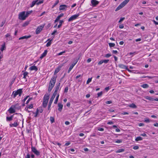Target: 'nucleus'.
Returning <instances> with one entry per match:
<instances>
[{"mask_svg":"<svg viewBox=\"0 0 158 158\" xmlns=\"http://www.w3.org/2000/svg\"><path fill=\"white\" fill-rule=\"evenodd\" d=\"M50 95V94L49 93H47L44 96L43 106L44 108L46 107L47 105Z\"/></svg>","mask_w":158,"mask_h":158,"instance_id":"1","label":"nucleus"},{"mask_svg":"<svg viewBox=\"0 0 158 158\" xmlns=\"http://www.w3.org/2000/svg\"><path fill=\"white\" fill-rule=\"evenodd\" d=\"M22 92V89H18L16 91H14L13 93L14 98H15L18 95H19V96H21Z\"/></svg>","mask_w":158,"mask_h":158,"instance_id":"2","label":"nucleus"},{"mask_svg":"<svg viewBox=\"0 0 158 158\" xmlns=\"http://www.w3.org/2000/svg\"><path fill=\"white\" fill-rule=\"evenodd\" d=\"M57 76H53L51 78L50 81L49 85L54 86L56 81Z\"/></svg>","mask_w":158,"mask_h":158,"instance_id":"3","label":"nucleus"},{"mask_svg":"<svg viewBox=\"0 0 158 158\" xmlns=\"http://www.w3.org/2000/svg\"><path fill=\"white\" fill-rule=\"evenodd\" d=\"M26 18L25 16V12L24 11L20 12L19 14V19L20 20H24Z\"/></svg>","mask_w":158,"mask_h":158,"instance_id":"4","label":"nucleus"},{"mask_svg":"<svg viewBox=\"0 0 158 158\" xmlns=\"http://www.w3.org/2000/svg\"><path fill=\"white\" fill-rule=\"evenodd\" d=\"M80 14L78 13L77 14L73 15L71 16L68 19V21L70 22L76 19L80 15Z\"/></svg>","mask_w":158,"mask_h":158,"instance_id":"5","label":"nucleus"},{"mask_svg":"<svg viewBox=\"0 0 158 158\" xmlns=\"http://www.w3.org/2000/svg\"><path fill=\"white\" fill-rule=\"evenodd\" d=\"M44 26V25H42L38 27L36 30L35 33L36 34H39L42 30Z\"/></svg>","mask_w":158,"mask_h":158,"instance_id":"6","label":"nucleus"},{"mask_svg":"<svg viewBox=\"0 0 158 158\" xmlns=\"http://www.w3.org/2000/svg\"><path fill=\"white\" fill-rule=\"evenodd\" d=\"M31 151L36 156H38L40 155V152L37 150L36 148L35 147L32 146L31 147Z\"/></svg>","mask_w":158,"mask_h":158,"instance_id":"7","label":"nucleus"},{"mask_svg":"<svg viewBox=\"0 0 158 158\" xmlns=\"http://www.w3.org/2000/svg\"><path fill=\"white\" fill-rule=\"evenodd\" d=\"M118 67L121 69H126L128 71L131 72V70H129L127 68V67L126 66L122 64H120L118 65Z\"/></svg>","mask_w":158,"mask_h":158,"instance_id":"8","label":"nucleus"},{"mask_svg":"<svg viewBox=\"0 0 158 158\" xmlns=\"http://www.w3.org/2000/svg\"><path fill=\"white\" fill-rule=\"evenodd\" d=\"M91 2L93 7L96 6L99 3V2L96 0H91Z\"/></svg>","mask_w":158,"mask_h":158,"instance_id":"9","label":"nucleus"},{"mask_svg":"<svg viewBox=\"0 0 158 158\" xmlns=\"http://www.w3.org/2000/svg\"><path fill=\"white\" fill-rule=\"evenodd\" d=\"M145 98L146 99L152 102L154 101H158V98H156L155 99H154L148 96L145 97Z\"/></svg>","mask_w":158,"mask_h":158,"instance_id":"10","label":"nucleus"},{"mask_svg":"<svg viewBox=\"0 0 158 158\" xmlns=\"http://www.w3.org/2000/svg\"><path fill=\"white\" fill-rule=\"evenodd\" d=\"M54 100V99L52 98H51L50 99V101L49 102L48 105V110H50V107L51 105V104L52 102Z\"/></svg>","mask_w":158,"mask_h":158,"instance_id":"11","label":"nucleus"},{"mask_svg":"<svg viewBox=\"0 0 158 158\" xmlns=\"http://www.w3.org/2000/svg\"><path fill=\"white\" fill-rule=\"evenodd\" d=\"M124 6H123V5L122 3H121V4L120 5H119L116 9L115 10V11H117L118 10H119L121 9Z\"/></svg>","mask_w":158,"mask_h":158,"instance_id":"12","label":"nucleus"},{"mask_svg":"<svg viewBox=\"0 0 158 158\" xmlns=\"http://www.w3.org/2000/svg\"><path fill=\"white\" fill-rule=\"evenodd\" d=\"M67 8V6L65 5H62L60 6L59 10H65Z\"/></svg>","mask_w":158,"mask_h":158,"instance_id":"13","label":"nucleus"},{"mask_svg":"<svg viewBox=\"0 0 158 158\" xmlns=\"http://www.w3.org/2000/svg\"><path fill=\"white\" fill-rule=\"evenodd\" d=\"M47 52L48 51L46 50H45L44 51V53L41 54V56L40 57V58L41 59H42L46 55Z\"/></svg>","mask_w":158,"mask_h":158,"instance_id":"14","label":"nucleus"},{"mask_svg":"<svg viewBox=\"0 0 158 158\" xmlns=\"http://www.w3.org/2000/svg\"><path fill=\"white\" fill-rule=\"evenodd\" d=\"M76 63H73V64L70 66L68 71V73H69L71 70L72 69L73 67L75 65Z\"/></svg>","mask_w":158,"mask_h":158,"instance_id":"15","label":"nucleus"},{"mask_svg":"<svg viewBox=\"0 0 158 158\" xmlns=\"http://www.w3.org/2000/svg\"><path fill=\"white\" fill-rule=\"evenodd\" d=\"M18 125V120H16L14 123L13 124H10V127H17Z\"/></svg>","mask_w":158,"mask_h":158,"instance_id":"16","label":"nucleus"},{"mask_svg":"<svg viewBox=\"0 0 158 158\" xmlns=\"http://www.w3.org/2000/svg\"><path fill=\"white\" fill-rule=\"evenodd\" d=\"M31 70H35V71H37L38 70L37 68L35 65H33L29 68Z\"/></svg>","mask_w":158,"mask_h":158,"instance_id":"17","label":"nucleus"},{"mask_svg":"<svg viewBox=\"0 0 158 158\" xmlns=\"http://www.w3.org/2000/svg\"><path fill=\"white\" fill-rule=\"evenodd\" d=\"M31 37V35H29L28 36H22L20 37L19 39V40H23L24 39H27Z\"/></svg>","mask_w":158,"mask_h":158,"instance_id":"18","label":"nucleus"},{"mask_svg":"<svg viewBox=\"0 0 158 158\" xmlns=\"http://www.w3.org/2000/svg\"><path fill=\"white\" fill-rule=\"evenodd\" d=\"M60 83H59L56 84V86L55 87V91L57 92L58 90L59 89L60 86Z\"/></svg>","mask_w":158,"mask_h":158,"instance_id":"19","label":"nucleus"},{"mask_svg":"<svg viewBox=\"0 0 158 158\" xmlns=\"http://www.w3.org/2000/svg\"><path fill=\"white\" fill-rule=\"evenodd\" d=\"M58 106L59 107L58 110L60 111H61L63 108V105L61 103H59L58 104Z\"/></svg>","mask_w":158,"mask_h":158,"instance_id":"20","label":"nucleus"},{"mask_svg":"<svg viewBox=\"0 0 158 158\" xmlns=\"http://www.w3.org/2000/svg\"><path fill=\"white\" fill-rule=\"evenodd\" d=\"M9 113L11 114H12L15 112V110L13 108L10 107L8 110Z\"/></svg>","mask_w":158,"mask_h":158,"instance_id":"21","label":"nucleus"},{"mask_svg":"<svg viewBox=\"0 0 158 158\" xmlns=\"http://www.w3.org/2000/svg\"><path fill=\"white\" fill-rule=\"evenodd\" d=\"M13 115H11L10 117H7L6 118V121H10L13 119Z\"/></svg>","mask_w":158,"mask_h":158,"instance_id":"22","label":"nucleus"},{"mask_svg":"<svg viewBox=\"0 0 158 158\" xmlns=\"http://www.w3.org/2000/svg\"><path fill=\"white\" fill-rule=\"evenodd\" d=\"M49 41L47 43L46 45V46L47 47H48L50 46V45L52 43L51 41L52 40V39H51L50 40V39H48L47 40V41H49Z\"/></svg>","mask_w":158,"mask_h":158,"instance_id":"23","label":"nucleus"},{"mask_svg":"<svg viewBox=\"0 0 158 158\" xmlns=\"http://www.w3.org/2000/svg\"><path fill=\"white\" fill-rule=\"evenodd\" d=\"M32 10H30L26 12V14H25V16L26 18L28 16V15L30 14L32 12Z\"/></svg>","mask_w":158,"mask_h":158,"instance_id":"24","label":"nucleus"},{"mask_svg":"<svg viewBox=\"0 0 158 158\" xmlns=\"http://www.w3.org/2000/svg\"><path fill=\"white\" fill-rule=\"evenodd\" d=\"M141 86L143 88H147L149 87V85L147 84H144L141 85Z\"/></svg>","mask_w":158,"mask_h":158,"instance_id":"25","label":"nucleus"},{"mask_svg":"<svg viewBox=\"0 0 158 158\" xmlns=\"http://www.w3.org/2000/svg\"><path fill=\"white\" fill-rule=\"evenodd\" d=\"M36 1V4L37 5H39V4H41L43 3L44 1L43 0H42L40 1H39L38 0H36L35 1Z\"/></svg>","mask_w":158,"mask_h":158,"instance_id":"26","label":"nucleus"},{"mask_svg":"<svg viewBox=\"0 0 158 158\" xmlns=\"http://www.w3.org/2000/svg\"><path fill=\"white\" fill-rule=\"evenodd\" d=\"M143 139V138L140 136H138L136 137L135 139V140L136 141H139L142 140Z\"/></svg>","mask_w":158,"mask_h":158,"instance_id":"27","label":"nucleus"},{"mask_svg":"<svg viewBox=\"0 0 158 158\" xmlns=\"http://www.w3.org/2000/svg\"><path fill=\"white\" fill-rule=\"evenodd\" d=\"M6 38L8 37L9 40H11L12 39V37L10 36V34L8 33L5 35Z\"/></svg>","mask_w":158,"mask_h":158,"instance_id":"28","label":"nucleus"},{"mask_svg":"<svg viewBox=\"0 0 158 158\" xmlns=\"http://www.w3.org/2000/svg\"><path fill=\"white\" fill-rule=\"evenodd\" d=\"M59 96V94H58L57 96L56 97V99L55 100V102H54V103L55 104H57L58 101Z\"/></svg>","mask_w":158,"mask_h":158,"instance_id":"29","label":"nucleus"},{"mask_svg":"<svg viewBox=\"0 0 158 158\" xmlns=\"http://www.w3.org/2000/svg\"><path fill=\"white\" fill-rule=\"evenodd\" d=\"M129 106L132 108H136L137 106H136L134 103H132Z\"/></svg>","mask_w":158,"mask_h":158,"instance_id":"30","label":"nucleus"},{"mask_svg":"<svg viewBox=\"0 0 158 158\" xmlns=\"http://www.w3.org/2000/svg\"><path fill=\"white\" fill-rule=\"evenodd\" d=\"M57 92H56V91H54V92L53 93V95L52 96L51 98L54 99V98H55L56 95V94H57Z\"/></svg>","mask_w":158,"mask_h":158,"instance_id":"31","label":"nucleus"},{"mask_svg":"<svg viewBox=\"0 0 158 158\" xmlns=\"http://www.w3.org/2000/svg\"><path fill=\"white\" fill-rule=\"evenodd\" d=\"M130 0H125L122 2V3L123 5V6H125Z\"/></svg>","mask_w":158,"mask_h":158,"instance_id":"32","label":"nucleus"},{"mask_svg":"<svg viewBox=\"0 0 158 158\" xmlns=\"http://www.w3.org/2000/svg\"><path fill=\"white\" fill-rule=\"evenodd\" d=\"M130 0H125L122 2V3L123 5V6H125Z\"/></svg>","mask_w":158,"mask_h":158,"instance_id":"33","label":"nucleus"},{"mask_svg":"<svg viewBox=\"0 0 158 158\" xmlns=\"http://www.w3.org/2000/svg\"><path fill=\"white\" fill-rule=\"evenodd\" d=\"M38 112H39V110L38 109H37L36 112H32L33 114H35L34 117H36L37 116V115Z\"/></svg>","mask_w":158,"mask_h":158,"instance_id":"34","label":"nucleus"},{"mask_svg":"<svg viewBox=\"0 0 158 158\" xmlns=\"http://www.w3.org/2000/svg\"><path fill=\"white\" fill-rule=\"evenodd\" d=\"M124 151V149L123 148H121L118 149L117 151H116V153H119L121 152H123Z\"/></svg>","mask_w":158,"mask_h":158,"instance_id":"35","label":"nucleus"},{"mask_svg":"<svg viewBox=\"0 0 158 158\" xmlns=\"http://www.w3.org/2000/svg\"><path fill=\"white\" fill-rule=\"evenodd\" d=\"M64 21L62 20H60L59 21L60 24L58 26V28H60L62 25V24Z\"/></svg>","mask_w":158,"mask_h":158,"instance_id":"36","label":"nucleus"},{"mask_svg":"<svg viewBox=\"0 0 158 158\" xmlns=\"http://www.w3.org/2000/svg\"><path fill=\"white\" fill-rule=\"evenodd\" d=\"M29 24V21H26L23 24L22 26L23 27H26Z\"/></svg>","mask_w":158,"mask_h":158,"instance_id":"37","label":"nucleus"},{"mask_svg":"<svg viewBox=\"0 0 158 158\" xmlns=\"http://www.w3.org/2000/svg\"><path fill=\"white\" fill-rule=\"evenodd\" d=\"M36 1H34L32 2L30 6V7H33L35 4H36Z\"/></svg>","mask_w":158,"mask_h":158,"instance_id":"38","label":"nucleus"},{"mask_svg":"<svg viewBox=\"0 0 158 158\" xmlns=\"http://www.w3.org/2000/svg\"><path fill=\"white\" fill-rule=\"evenodd\" d=\"M28 73L27 72H25L23 73V78L26 79V76H27Z\"/></svg>","mask_w":158,"mask_h":158,"instance_id":"39","label":"nucleus"},{"mask_svg":"<svg viewBox=\"0 0 158 158\" xmlns=\"http://www.w3.org/2000/svg\"><path fill=\"white\" fill-rule=\"evenodd\" d=\"M50 120L52 123H53L55 122V119L53 117L51 116L50 117Z\"/></svg>","mask_w":158,"mask_h":158,"instance_id":"40","label":"nucleus"},{"mask_svg":"<svg viewBox=\"0 0 158 158\" xmlns=\"http://www.w3.org/2000/svg\"><path fill=\"white\" fill-rule=\"evenodd\" d=\"M53 87H54L53 86L49 85L48 89V91L49 92H50L51 91L52 89L53 88Z\"/></svg>","mask_w":158,"mask_h":158,"instance_id":"41","label":"nucleus"},{"mask_svg":"<svg viewBox=\"0 0 158 158\" xmlns=\"http://www.w3.org/2000/svg\"><path fill=\"white\" fill-rule=\"evenodd\" d=\"M64 14L63 13H61L59 15H58L57 17V18L59 20L60 18L62 17L64 15Z\"/></svg>","mask_w":158,"mask_h":158,"instance_id":"42","label":"nucleus"},{"mask_svg":"<svg viewBox=\"0 0 158 158\" xmlns=\"http://www.w3.org/2000/svg\"><path fill=\"white\" fill-rule=\"evenodd\" d=\"M109 45V46L110 47H114L115 46V44L114 43H109L108 44Z\"/></svg>","mask_w":158,"mask_h":158,"instance_id":"43","label":"nucleus"},{"mask_svg":"<svg viewBox=\"0 0 158 158\" xmlns=\"http://www.w3.org/2000/svg\"><path fill=\"white\" fill-rule=\"evenodd\" d=\"M5 44H3L2 46V47L1 49V50L2 51H3V50L5 49Z\"/></svg>","mask_w":158,"mask_h":158,"instance_id":"44","label":"nucleus"},{"mask_svg":"<svg viewBox=\"0 0 158 158\" xmlns=\"http://www.w3.org/2000/svg\"><path fill=\"white\" fill-rule=\"evenodd\" d=\"M60 68H56L55 69V71L54 72V74H56V73H58L59 72V71H60Z\"/></svg>","mask_w":158,"mask_h":158,"instance_id":"45","label":"nucleus"},{"mask_svg":"<svg viewBox=\"0 0 158 158\" xmlns=\"http://www.w3.org/2000/svg\"><path fill=\"white\" fill-rule=\"evenodd\" d=\"M5 22H6L5 20H4L1 23V24L0 26V27H2L3 26L4 24L5 23Z\"/></svg>","mask_w":158,"mask_h":158,"instance_id":"46","label":"nucleus"},{"mask_svg":"<svg viewBox=\"0 0 158 158\" xmlns=\"http://www.w3.org/2000/svg\"><path fill=\"white\" fill-rule=\"evenodd\" d=\"M33 99L32 98H28V99L27 100V101H26V104H27L29 103L30 101L31 100H32Z\"/></svg>","mask_w":158,"mask_h":158,"instance_id":"47","label":"nucleus"},{"mask_svg":"<svg viewBox=\"0 0 158 158\" xmlns=\"http://www.w3.org/2000/svg\"><path fill=\"white\" fill-rule=\"evenodd\" d=\"M92 80V78H89L86 82V84H88L89 83H90Z\"/></svg>","mask_w":158,"mask_h":158,"instance_id":"48","label":"nucleus"},{"mask_svg":"<svg viewBox=\"0 0 158 158\" xmlns=\"http://www.w3.org/2000/svg\"><path fill=\"white\" fill-rule=\"evenodd\" d=\"M33 107V106L32 104H31L30 105L28 106L27 107V109H31Z\"/></svg>","mask_w":158,"mask_h":158,"instance_id":"49","label":"nucleus"},{"mask_svg":"<svg viewBox=\"0 0 158 158\" xmlns=\"http://www.w3.org/2000/svg\"><path fill=\"white\" fill-rule=\"evenodd\" d=\"M102 94V92L101 91L100 92L98 93L97 94L98 95V97H99L101 96Z\"/></svg>","mask_w":158,"mask_h":158,"instance_id":"50","label":"nucleus"},{"mask_svg":"<svg viewBox=\"0 0 158 158\" xmlns=\"http://www.w3.org/2000/svg\"><path fill=\"white\" fill-rule=\"evenodd\" d=\"M103 63H104L105 64H106L108 62H109V60H108V59L104 60H103Z\"/></svg>","mask_w":158,"mask_h":158,"instance_id":"51","label":"nucleus"},{"mask_svg":"<svg viewBox=\"0 0 158 158\" xmlns=\"http://www.w3.org/2000/svg\"><path fill=\"white\" fill-rule=\"evenodd\" d=\"M111 56V54L108 53V54H106L105 55V56L106 58H108Z\"/></svg>","mask_w":158,"mask_h":158,"instance_id":"52","label":"nucleus"},{"mask_svg":"<svg viewBox=\"0 0 158 158\" xmlns=\"http://www.w3.org/2000/svg\"><path fill=\"white\" fill-rule=\"evenodd\" d=\"M122 139H118L115 142L117 143H122Z\"/></svg>","mask_w":158,"mask_h":158,"instance_id":"53","label":"nucleus"},{"mask_svg":"<svg viewBox=\"0 0 158 158\" xmlns=\"http://www.w3.org/2000/svg\"><path fill=\"white\" fill-rule=\"evenodd\" d=\"M144 122L146 123H149L150 120L149 118H146L144 120Z\"/></svg>","mask_w":158,"mask_h":158,"instance_id":"54","label":"nucleus"},{"mask_svg":"<svg viewBox=\"0 0 158 158\" xmlns=\"http://www.w3.org/2000/svg\"><path fill=\"white\" fill-rule=\"evenodd\" d=\"M124 19H125V18L124 17L121 18L120 19V20H119V21L118 22L119 23H121V22L123 21Z\"/></svg>","mask_w":158,"mask_h":158,"instance_id":"55","label":"nucleus"},{"mask_svg":"<svg viewBox=\"0 0 158 158\" xmlns=\"http://www.w3.org/2000/svg\"><path fill=\"white\" fill-rule=\"evenodd\" d=\"M29 97V96H27L23 100V102L24 103L26 100Z\"/></svg>","mask_w":158,"mask_h":158,"instance_id":"56","label":"nucleus"},{"mask_svg":"<svg viewBox=\"0 0 158 158\" xmlns=\"http://www.w3.org/2000/svg\"><path fill=\"white\" fill-rule=\"evenodd\" d=\"M15 80V78H13L10 82V85H11L14 82Z\"/></svg>","mask_w":158,"mask_h":158,"instance_id":"57","label":"nucleus"},{"mask_svg":"<svg viewBox=\"0 0 158 158\" xmlns=\"http://www.w3.org/2000/svg\"><path fill=\"white\" fill-rule=\"evenodd\" d=\"M139 148V147L138 146H134L133 148V149L134 150H137V149H138Z\"/></svg>","mask_w":158,"mask_h":158,"instance_id":"58","label":"nucleus"},{"mask_svg":"<svg viewBox=\"0 0 158 158\" xmlns=\"http://www.w3.org/2000/svg\"><path fill=\"white\" fill-rule=\"evenodd\" d=\"M68 87H66L65 88L64 92L65 93H67L68 91Z\"/></svg>","mask_w":158,"mask_h":158,"instance_id":"59","label":"nucleus"},{"mask_svg":"<svg viewBox=\"0 0 158 158\" xmlns=\"http://www.w3.org/2000/svg\"><path fill=\"white\" fill-rule=\"evenodd\" d=\"M112 103V102L111 101H107L106 102V104H110Z\"/></svg>","mask_w":158,"mask_h":158,"instance_id":"60","label":"nucleus"},{"mask_svg":"<svg viewBox=\"0 0 158 158\" xmlns=\"http://www.w3.org/2000/svg\"><path fill=\"white\" fill-rule=\"evenodd\" d=\"M103 63V60H101L99 61V62L98 63V64L99 65H101Z\"/></svg>","mask_w":158,"mask_h":158,"instance_id":"61","label":"nucleus"},{"mask_svg":"<svg viewBox=\"0 0 158 158\" xmlns=\"http://www.w3.org/2000/svg\"><path fill=\"white\" fill-rule=\"evenodd\" d=\"M113 123H114L113 122L111 121L108 122L107 123V124L108 125H111V124H113Z\"/></svg>","mask_w":158,"mask_h":158,"instance_id":"62","label":"nucleus"},{"mask_svg":"<svg viewBox=\"0 0 158 158\" xmlns=\"http://www.w3.org/2000/svg\"><path fill=\"white\" fill-rule=\"evenodd\" d=\"M119 27L120 28L122 29L124 27V25L123 24H120L119 25Z\"/></svg>","mask_w":158,"mask_h":158,"instance_id":"63","label":"nucleus"},{"mask_svg":"<svg viewBox=\"0 0 158 158\" xmlns=\"http://www.w3.org/2000/svg\"><path fill=\"white\" fill-rule=\"evenodd\" d=\"M25 158H30V155L28 153L26 156L25 157Z\"/></svg>","mask_w":158,"mask_h":158,"instance_id":"64","label":"nucleus"}]
</instances>
